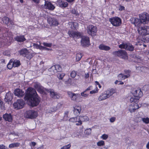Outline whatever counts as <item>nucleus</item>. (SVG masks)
Wrapping results in <instances>:
<instances>
[{
  "mask_svg": "<svg viewBox=\"0 0 149 149\" xmlns=\"http://www.w3.org/2000/svg\"><path fill=\"white\" fill-rule=\"evenodd\" d=\"M24 99L28 104L32 107L38 105L40 100L36 90L32 88L27 89Z\"/></svg>",
  "mask_w": 149,
  "mask_h": 149,
  "instance_id": "obj_1",
  "label": "nucleus"
},
{
  "mask_svg": "<svg viewBox=\"0 0 149 149\" xmlns=\"http://www.w3.org/2000/svg\"><path fill=\"white\" fill-rule=\"evenodd\" d=\"M135 26L139 27L138 29V33L145 38L147 42L149 41V26H141L143 22L140 19L137 18H133L131 19Z\"/></svg>",
  "mask_w": 149,
  "mask_h": 149,
  "instance_id": "obj_2",
  "label": "nucleus"
},
{
  "mask_svg": "<svg viewBox=\"0 0 149 149\" xmlns=\"http://www.w3.org/2000/svg\"><path fill=\"white\" fill-rule=\"evenodd\" d=\"M68 34L70 37L73 38H79L82 37L81 40V45L82 46H88L90 45L89 38L87 36L82 37L83 34L80 32H75L73 31H69Z\"/></svg>",
  "mask_w": 149,
  "mask_h": 149,
  "instance_id": "obj_3",
  "label": "nucleus"
},
{
  "mask_svg": "<svg viewBox=\"0 0 149 149\" xmlns=\"http://www.w3.org/2000/svg\"><path fill=\"white\" fill-rule=\"evenodd\" d=\"M87 33L90 35L94 36L96 35L97 29L96 26L90 25L87 26L86 29Z\"/></svg>",
  "mask_w": 149,
  "mask_h": 149,
  "instance_id": "obj_4",
  "label": "nucleus"
},
{
  "mask_svg": "<svg viewBox=\"0 0 149 149\" xmlns=\"http://www.w3.org/2000/svg\"><path fill=\"white\" fill-rule=\"evenodd\" d=\"M118 47L120 48L125 49L130 51H133L134 47L131 44L129 43L124 42L119 45Z\"/></svg>",
  "mask_w": 149,
  "mask_h": 149,
  "instance_id": "obj_5",
  "label": "nucleus"
},
{
  "mask_svg": "<svg viewBox=\"0 0 149 149\" xmlns=\"http://www.w3.org/2000/svg\"><path fill=\"white\" fill-rule=\"evenodd\" d=\"M109 21L113 26H120L121 24V19L118 17L110 18Z\"/></svg>",
  "mask_w": 149,
  "mask_h": 149,
  "instance_id": "obj_6",
  "label": "nucleus"
},
{
  "mask_svg": "<svg viewBox=\"0 0 149 149\" xmlns=\"http://www.w3.org/2000/svg\"><path fill=\"white\" fill-rule=\"evenodd\" d=\"M37 115L38 113L36 111L32 110L26 111L24 114L26 118L31 119L36 118Z\"/></svg>",
  "mask_w": 149,
  "mask_h": 149,
  "instance_id": "obj_7",
  "label": "nucleus"
},
{
  "mask_svg": "<svg viewBox=\"0 0 149 149\" xmlns=\"http://www.w3.org/2000/svg\"><path fill=\"white\" fill-rule=\"evenodd\" d=\"M139 19L143 22V24H146L148 23L149 20V15L146 13H144L139 15Z\"/></svg>",
  "mask_w": 149,
  "mask_h": 149,
  "instance_id": "obj_8",
  "label": "nucleus"
},
{
  "mask_svg": "<svg viewBox=\"0 0 149 149\" xmlns=\"http://www.w3.org/2000/svg\"><path fill=\"white\" fill-rule=\"evenodd\" d=\"M24 104V102L22 99L18 100L16 102L13 104L15 108L17 109H21L23 108Z\"/></svg>",
  "mask_w": 149,
  "mask_h": 149,
  "instance_id": "obj_9",
  "label": "nucleus"
},
{
  "mask_svg": "<svg viewBox=\"0 0 149 149\" xmlns=\"http://www.w3.org/2000/svg\"><path fill=\"white\" fill-rule=\"evenodd\" d=\"M114 53L115 55L117 56L120 57L124 59L127 58V54L125 50H120L118 51H115Z\"/></svg>",
  "mask_w": 149,
  "mask_h": 149,
  "instance_id": "obj_10",
  "label": "nucleus"
},
{
  "mask_svg": "<svg viewBox=\"0 0 149 149\" xmlns=\"http://www.w3.org/2000/svg\"><path fill=\"white\" fill-rule=\"evenodd\" d=\"M67 93L71 100L73 101H77L81 97L79 94H75L70 91L68 92Z\"/></svg>",
  "mask_w": 149,
  "mask_h": 149,
  "instance_id": "obj_11",
  "label": "nucleus"
},
{
  "mask_svg": "<svg viewBox=\"0 0 149 149\" xmlns=\"http://www.w3.org/2000/svg\"><path fill=\"white\" fill-rule=\"evenodd\" d=\"M47 21L50 26H56L58 24V21L55 18L50 17H48Z\"/></svg>",
  "mask_w": 149,
  "mask_h": 149,
  "instance_id": "obj_12",
  "label": "nucleus"
},
{
  "mask_svg": "<svg viewBox=\"0 0 149 149\" xmlns=\"http://www.w3.org/2000/svg\"><path fill=\"white\" fill-rule=\"evenodd\" d=\"M45 3L44 5L42 6V8L52 10H54L55 8V6L51 3L45 1Z\"/></svg>",
  "mask_w": 149,
  "mask_h": 149,
  "instance_id": "obj_13",
  "label": "nucleus"
},
{
  "mask_svg": "<svg viewBox=\"0 0 149 149\" xmlns=\"http://www.w3.org/2000/svg\"><path fill=\"white\" fill-rule=\"evenodd\" d=\"M139 108V105L137 104H133L130 105L129 107V110L131 113L134 112L136 109Z\"/></svg>",
  "mask_w": 149,
  "mask_h": 149,
  "instance_id": "obj_14",
  "label": "nucleus"
},
{
  "mask_svg": "<svg viewBox=\"0 0 149 149\" xmlns=\"http://www.w3.org/2000/svg\"><path fill=\"white\" fill-rule=\"evenodd\" d=\"M13 97V94L10 92L6 93L4 99L5 101L9 103L12 100Z\"/></svg>",
  "mask_w": 149,
  "mask_h": 149,
  "instance_id": "obj_15",
  "label": "nucleus"
},
{
  "mask_svg": "<svg viewBox=\"0 0 149 149\" xmlns=\"http://www.w3.org/2000/svg\"><path fill=\"white\" fill-rule=\"evenodd\" d=\"M134 96L136 97L140 98L143 95V93L141 90L138 88L135 90L133 93Z\"/></svg>",
  "mask_w": 149,
  "mask_h": 149,
  "instance_id": "obj_16",
  "label": "nucleus"
},
{
  "mask_svg": "<svg viewBox=\"0 0 149 149\" xmlns=\"http://www.w3.org/2000/svg\"><path fill=\"white\" fill-rule=\"evenodd\" d=\"M81 107L80 106H75L74 107L73 112L75 115H79L81 111Z\"/></svg>",
  "mask_w": 149,
  "mask_h": 149,
  "instance_id": "obj_17",
  "label": "nucleus"
},
{
  "mask_svg": "<svg viewBox=\"0 0 149 149\" xmlns=\"http://www.w3.org/2000/svg\"><path fill=\"white\" fill-rule=\"evenodd\" d=\"M3 117L4 120L9 122H12L13 120L12 116L10 113H6L3 115Z\"/></svg>",
  "mask_w": 149,
  "mask_h": 149,
  "instance_id": "obj_18",
  "label": "nucleus"
},
{
  "mask_svg": "<svg viewBox=\"0 0 149 149\" xmlns=\"http://www.w3.org/2000/svg\"><path fill=\"white\" fill-rule=\"evenodd\" d=\"M14 94L19 97H22L24 95V93L22 90L18 88L15 90Z\"/></svg>",
  "mask_w": 149,
  "mask_h": 149,
  "instance_id": "obj_19",
  "label": "nucleus"
},
{
  "mask_svg": "<svg viewBox=\"0 0 149 149\" xmlns=\"http://www.w3.org/2000/svg\"><path fill=\"white\" fill-rule=\"evenodd\" d=\"M56 68H58L59 70H60L61 69V68L59 65H55L52 66L49 69V71L53 72L52 73L53 74V73H54L57 71L56 69Z\"/></svg>",
  "mask_w": 149,
  "mask_h": 149,
  "instance_id": "obj_20",
  "label": "nucleus"
},
{
  "mask_svg": "<svg viewBox=\"0 0 149 149\" xmlns=\"http://www.w3.org/2000/svg\"><path fill=\"white\" fill-rule=\"evenodd\" d=\"M68 24L70 27L73 29H76L78 26V24L76 22H69Z\"/></svg>",
  "mask_w": 149,
  "mask_h": 149,
  "instance_id": "obj_21",
  "label": "nucleus"
},
{
  "mask_svg": "<svg viewBox=\"0 0 149 149\" xmlns=\"http://www.w3.org/2000/svg\"><path fill=\"white\" fill-rule=\"evenodd\" d=\"M107 98L108 97L104 92V93L101 94L99 97L98 99L99 101H101L104 100Z\"/></svg>",
  "mask_w": 149,
  "mask_h": 149,
  "instance_id": "obj_22",
  "label": "nucleus"
},
{
  "mask_svg": "<svg viewBox=\"0 0 149 149\" xmlns=\"http://www.w3.org/2000/svg\"><path fill=\"white\" fill-rule=\"evenodd\" d=\"M15 40L19 42H23L26 40L24 36H17L15 38Z\"/></svg>",
  "mask_w": 149,
  "mask_h": 149,
  "instance_id": "obj_23",
  "label": "nucleus"
},
{
  "mask_svg": "<svg viewBox=\"0 0 149 149\" xmlns=\"http://www.w3.org/2000/svg\"><path fill=\"white\" fill-rule=\"evenodd\" d=\"M108 98L111 96L114 93V91L113 89H111L104 92Z\"/></svg>",
  "mask_w": 149,
  "mask_h": 149,
  "instance_id": "obj_24",
  "label": "nucleus"
},
{
  "mask_svg": "<svg viewBox=\"0 0 149 149\" xmlns=\"http://www.w3.org/2000/svg\"><path fill=\"white\" fill-rule=\"evenodd\" d=\"M11 60H12V62L14 67H17L19 66L20 62L19 61L14 59H11Z\"/></svg>",
  "mask_w": 149,
  "mask_h": 149,
  "instance_id": "obj_25",
  "label": "nucleus"
},
{
  "mask_svg": "<svg viewBox=\"0 0 149 149\" xmlns=\"http://www.w3.org/2000/svg\"><path fill=\"white\" fill-rule=\"evenodd\" d=\"M99 48L102 50L108 51L110 49V48L108 46H106L103 44H101L99 46Z\"/></svg>",
  "mask_w": 149,
  "mask_h": 149,
  "instance_id": "obj_26",
  "label": "nucleus"
},
{
  "mask_svg": "<svg viewBox=\"0 0 149 149\" xmlns=\"http://www.w3.org/2000/svg\"><path fill=\"white\" fill-rule=\"evenodd\" d=\"M50 95L51 97L54 98L58 99L60 97L59 94L52 91H50Z\"/></svg>",
  "mask_w": 149,
  "mask_h": 149,
  "instance_id": "obj_27",
  "label": "nucleus"
},
{
  "mask_svg": "<svg viewBox=\"0 0 149 149\" xmlns=\"http://www.w3.org/2000/svg\"><path fill=\"white\" fill-rule=\"evenodd\" d=\"M20 55L25 56L28 53V51L26 49H22L19 51Z\"/></svg>",
  "mask_w": 149,
  "mask_h": 149,
  "instance_id": "obj_28",
  "label": "nucleus"
},
{
  "mask_svg": "<svg viewBox=\"0 0 149 149\" xmlns=\"http://www.w3.org/2000/svg\"><path fill=\"white\" fill-rule=\"evenodd\" d=\"M20 143H19L16 142L14 143L10 144L9 145V148H12L15 147H18L19 146Z\"/></svg>",
  "mask_w": 149,
  "mask_h": 149,
  "instance_id": "obj_29",
  "label": "nucleus"
},
{
  "mask_svg": "<svg viewBox=\"0 0 149 149\" xmlns=\"http://www.w3.org/2000/svg\"><path fill=\"white\" fill-rule=\"evenodd\" d=\"M76 125L77 126L81 125L82 124V122H81V120H80V116H77L76 118Z\"/></svg>",
  "mask_w": 149,
  "mask_h": 149,
  "instance_id": "obj_30",
  "label": "nucleus"
},
{
  "mask_svg": "<svg viewBox=\"0 0 149 149\" xmlns=\"http://www.w3.org/2000/svg\"><path fill=\"white\" fill-rule=\"evenodd\" d=\"M80 120H81V122L87 121L89 120V118L86 116H80Z\"/></svg>",
  "mask_w": 149,
  "mask_h": 149,
  "instance_id": "obj_31",
  "label": "nucleus"
},
{
  "mask_svg": "<svg viewBox=\"0 0 149 149\" xmlns=\"http://www.w3.org/2000/svg\"><path fill=\"white\" fill-rule=\"evenodd\" d=\"M129 76H128V77ZM118 77L119 79L120 80H124L125 79L128 78V76H125L124 74H120L118 76Z\"/></svg>",
  "mask_w": 149,
  "mask_h": 149,
  "instance_id": "obj_32",
  "label": "nucleus"
},
{
  "mask_svg": "<svg viewBox=\"0 0 149 149\" xmlns=\"http://www.w3.org/2000/svg\"><path fill=\"white\" fill-rule=\"evenodd\" d=\"M59 5L61 7L65 8L68 6V4L67 2L61 1L59 3Z\"/></svg>",
  "mask_w": 149,
  "mask_h": 149,
  "instance_id": "obj_33",
  "label": "nucleus"
},
{
  "mask_svg": "<svg viewBox=\"0 0 149 149\" xmlns=\"http://www.w3.org/2000/svg\"><path fill=\"white\" fill-rule=\"evenodd\" d=\"M9 19L6 17H4L3 19V22L6 24H8L9 22Z\"/></svg>",
  "mask_w": 149,
  "mask_h": 149,
  "instance_id": "obj_34",
  "label": "nucleus"
},
{
  "mask_svg": "<svg viewBox=\"0 0 149 149\" xmlns=\"http://www.w3.org/2000/svg\"><path fill=\"white\" fill-rule=\"evenodd\" d=\"M12 60H10L7 65V67L9 69H11L13 67V64L12 62Z\"/></svg>",
  "mask_w": 149,
  "mask_h": 149,
  "instance_id": "obj_35",
  "label": "nucleus"
},
{
  "mask_svg": "<svg viewBox=\"0 0 149 149\" xmlns=\"http://www.w3.org/2000/svg\"><path fill=\"white\" fill-rule=\"evenodd\" d=\"M82 57V55L81 53H77L76 55V59L77 61H80Z\"/></svg>",
  "mask_w": 149,
  "mask_h": 149,
  "instance_id": "obj_36",
  "label": "nucleus"
},
{
  "mask_svg": "<svg viewBox=\"0 0 149 149\" xmlns=\"http://www.w3.org/2000/svg\"><path fill=\"white\" fill-rule=\"evenodd\" d=\"M65 75V74L64 73H59L58 74L57 76L59 79H62Z\"/></svg>",
  "mask_w": 149,
  "mask_h": 149,
  "instance_id": "obj_37",
  "label": "nucleus"
},
{
  "mask_svg": "<svg viewBox=\"0 0 149 149\" xmlns=\"http://www.w3.org/2000/svg\"><path fill=\"white\" fill-rule=\"evenodd\" d=\"M141 119L144 123L146 124L149 123V118H141Z\"/></svg>",
  "mask_w": 149,
  "mask_h": 149,
  "instance_id": "obj_38",
  "label": "nucleus"
},
{
  "mask_svg": "<svg viewBox=\"0 0 149 149\" xmlns=\"http://www.w3.org/2000/svg\"><path fill=\"white\" fill-rule=\"evenodd\" d=\"M26 56L29 59H30L33 56V54L28 52V53L27 54Z\"/></svg>",
  "mask_w": 149,
  "mask_h": 149,
  "instance_id": "obj_39",
  "label": "nucleus"
},
{
  "mask_svg": "<svg viewBox=\"0 0 149 149\" xmlns=\"http://www.w3.org/2000/svg\"><path fill=\"white\" fill-rule=\"evenodd\" d=\"M124 72L125 74H124L125 76H128L129 75V76H128V78L130 76L131 71L129 70H124Z\"/></svg>",
  "mask_w": 149,
  "mask_h": 149,
  "instance_id": "obj_40",
  "label": "nucleus"
},
{
  "mask_svg": "<svg viewBox=\"0 0 149 149\" xmlns=\"http://www.w3.org/2000/svg\"><path fill=\"white\" fill-rule=\"evenodd\" d=\"M0 108L1 110H4V103L0 99Z\"/></svg>",
  "mask_w": 149,
  "mask_h": 149,
  "instance_id": "obj_41",
  "label": "nucleus"
},
{
  "mask_svg": "<svg viewBox=\"0 0 149 149\" xmlns=\"http://www.w3.org/2000/svg\"><path fill=\"white\" fill-rule=\"evenodd\" d=\"M104 141H100L97 143V145L98 146H101L104 145Z\"/></svg>",
  "mask_w": 149,
  "mask_h": 149,
  "instance_id": "obj_42",
  "label": "nucleus"
},
{
  "mask_svg": "<svg viewBox=\"0 0 149 149\" xmlns=\"http://www.w3.org/2000/svg\"><path fill=\"white\" fill-rule=\"evenodd\" d=\"M91 130L89 128L86 130L85 132V133L86 135H88L91 133Z\"/></svg>",
  "mask_w": 149,
  "mask_h": 149,
  "instance_id": "obj_43",
  "label": "nucleus"
},
{
  "mask_svg": "<svg viewBox=\"0 0 149 149\" xmlns=\"http://www.w3.org/2000/svg\"><path fill=\"white\" fill-rule=\"evenodd\" d=\"M77 75V72L75 71H72L71 74L70 75L71 77L72 78H74Z\"/></svg>",
  "mask_w": 149,
  "mask_h": 149,
  "instance_id": "obj_44",
  "label": "nucleus"
},
{
  "mask_svg": "<svg viewBox=\"0 0 149 149\" xmlns=\"http://www.w3.org/2000/svg\"><path fill=\"white\" fill-rule=\"evenodd\" d=\"M76 118L77 116L70 118L69 119V121L73 123H76Z\"/></svg>",
  "mask_w": 149,
  "mask_h": 149,
  "instance_id": "obj_45",
  "label": "nucleus"
},
{
  "mask_svg": "<svg viewBox=\"0 0 149 149\" xmlns=\"http://www.w3.org/2000/svg\"><path fill=\"white\" fill-rule=\"evenodd\" d=\"M71 147V145L69 144L62 147L61 149H69Z\"/></svg>",
  "mask_w": 149,
  "mask_h": 149,
  "instance_id": "obj_46",
  "label": "nucleus"
},
{
  "mask_svg": "<svg viewBox=\"0 0 149 149\" xmlns=\"http://www.w3.org/2000/svg\"><path fill=\"white\" fill-rule=\"evenodd\" d=\"M43 44L44 46L49 47H51L52 46V44L50 43L43 42Z\"/></svg>",
  "mask_w": 149,
  "mask_h": 149,
  "instance_id": "obj_47",
  "label": "nucleus"
},
{
  "mask_svg": "<svg viewBox=\"0 0 149 149\" xmlns=\"http://www.w3.org/2000/svg\"><path fill=\"white\" fill-rule=\"evenodd\" d=\"M98 91V89L97 87H96V88L94 90L91 91L90 92V93L91 94H94L97 93Z\"/></svg>",
  "mask_w": 149,
  "mask_h": 149,
  "instance_id": "obj_48",
  "label": "nucleus"
},
{
  "mask_svg": "<svg viewBox=\"0 0 149 149\" xmlns=\"http://www.w3.org/2000/svg\"><path fill=\"white\" fill-rule=\"evenodd\" d=\"M101 138L104 140H106L108 138V135L106 134H103Z\"/></svg>",
  "mask_w": 149,
  "mask_h": 149,
  "instance_id": "obj_49",
  "label": "nucleus"
},
{
  "mask_svg": "<svg viewBox=\"0 0 149 149\" xmlns=\"http://www.w3.org/2000/svg\"><path fill=\"white\" fill-rule=\"evenodd\" d=\"M33 46L34 47L36 48L37 49H40V47H41L42 48V46H40L36 44V43H34L33 44Z\"/></svg>",
  "mask_w": 149,
  "mask_h": 149,
  "instance_id": "obj_50",
  "label": "nucleus"
},
{
  "mask_svg": "<svg viewBox=\"0 0 149 149\" xmlns=\"http://www.w3.org/2000/svg\"><path fill=\"white\" fill-rule=\"evenodd\" d=\"M71 13L72 14H74L76 15H79V14L74 9H73L72 10Z\"/></svg>",
  "mask_w": 149,
  "mask_h": 149,
  "instance_id": "obj_51",
  "label": "nucleus"
},
{
  "mask_svg": "<svg viewBox=\"0 0 149 149\" xmlns=\"http://www.w3.org/2000/svg\"><path fill=\"white\" fill-rule=\"evenodd\" d=\"M86 91H85L84 92H82L81 93V95L82 96L86 97L88 95V94L86 93H85L86 92Z\"/></svg>",
  "mask_w": 149,
  "mask_h": 149,
  "instance_id": "obj_52",
  "label": "nucleus"
},
{
  "mask_svg": "<svg viewBox=\"0 0 149 149\" xmlns=\"http://www.w3.org/2000/svg\"><path fill=\"white\" fill-rule=\"evenodd\" d=\"M118 9L120 11L124 10H125V8L123 6L120 5Z\"/></svg>",
  "mask_w": 149,
  "mask_h": 149,
  "instance_id": "obj_53",
  "label": "nucleus"
},
{
  "mask_svg": "<svg viewBox=\"0 0 149 149\" xmlns=\"http://www.w3.org/2000/svg\"><path fill=\"white\" fill-rule=\"evenodd\" d=\"M116 120V118L115 117H112L110 119V121L111 123L113 122Z\"/></svg>",
  "mask_w": 149,
  "mask_h": 149,
  "instance_id": "obj_54",
  "label": "nucleus"
},
{
  "mask_svg": "<svg viewBox=\"0 0 149 149\" xmlns=\"http://www.w3.org/2000/svg\"><path fill=\"white\" fill-rule=\"evenodd\" d=\"M6 146L3 144L0 145V149H6Z\"/></svg>",
  "mask_w": 149,
  "mask_h": 149,
  "instance_id": "obj_55",
  "label": "nucleus"
},
{
  "mask_svg": "<svg viewBox=\"0 0 149 149\" xmlns=\"http://www.w3.org/2000/svg\"><path fill=\"white\" fill-rule=\"evenodd\" d=\"M89 77V74L88 73H85V78L86 79Z\"/></svg>",
  "mask_w": 149,
  "mask_h": 149,
  "instance_id": "obj_56",
  "label": "nucleus"
},
{
  "mask_svg": "<svg viewBox=\"0 0 149 149\" xmlns=\"http://www.w3.org/2000/svg\"><path fill=\"white\" fill-rule=\"evenodd\" d=\"M139 98H136L134 97V102H135V104H137L136 103L138 102Z\"/></svg>",
  "mask_w": 149,
  "mask_h": 149,
  "instance_id": "obj_57",
  "label": "nucleus"
},
{
  "mask_svg": "<svg viewBox=\"0 0 149 149\" xmlns=\"http://www.w3.org/2000/svg\"><path fill=\"white\" fill-rule=\"evenodd\" d=\"M3 87L2 86H0V93L4 91Z\"/></svg>",
  "mask_w": 149,
  "mask_h": 149,
  "instance_id": "obj_58",
  "label": "nucleus"
},
{
  "mask_svg": "<svg viewBox=\"0 0 149 149\" xmlns=\"http://www.w3.org/2000/svg\"><path fill=\"white\" fill-rule=\"evenodd\" d=\"M36 145V143L34 142H32L30 143L31 146H34Z\"/></svg>",
  "mask_w": 149,
  "mask_h": 149,
  "instance_id": "obj_59",
  "label": "nucleus"
},
{
  "mask_svg": "<svg viewBox=\"0 0 149 149\" xmlns=\"http://www.w3.org/2000/svg\"><path fill=\"white\" fill-rule=\"evenodd\" d=\"M134 97H132L130 99V102H134Z\"/></svg>",
  "mask_w": 149,
  "mask_h": 149,
  "instance_id": "obj_60",
  "label": "nucleus"
},
{
  "mask_svg": "<svg viewBox=\"0 0 149 149\" xmlns=\"http://www.w3.org/2000/svg\"><path fill=\"white\" fill-rule=\"evenodd\" d=\"M33 1L36 3H38L39 2V0H33Z\"/></svg>",
  "mask_w": 149,
  "mask_h": 149,
  "instance_id": "obj_61",
  "label": "nucleus"
},
{
  "mask_svg": "<svg viewBox=\"0 0 149 149\" xmlns=\"http://www.w3.org/2000/svg\"><path fill=\"white\" fill-rule=\"evenodd\" d=\"M91 87H92V86H90L88 87L85 91H87L90 90H91Z\"/></svg>",
  "mask_w": 149,
  "mask_h": 149,
  "instance_id": "obj_62",
  "label": "nucleus"
},
{
  "mask_svg": "<svg viewBox=\"0 0 149 149\" xmlns=\"http://www.w3.org/2000/svg\"><path fill=\"white\" fill-rule=\"evenodd\" d=\"M42 48H43V49H44L45 50H51V49H49V48H46V47H42Z\"/></svg>",
  "mask_w": 149,
  "mask_h": 149,
  "instance_id": "obj_63",
  "label": "nucleus"
},
{
  "mask_svg": "<svg viewBox=\"0 0 149 149\" xmlns=\"http://www.w3.org/2000/svg\"><path fill=\"white\" fill-rule=\"evenodd\" d=\"M146 147L148 149H149V141L148 142L146 146Z\"/></svg>",
  "mask_w": 149,
  "mask_h": 149,
  "instance_id": "obj_64",
  "label": "nucleus"
}]
</instances>
